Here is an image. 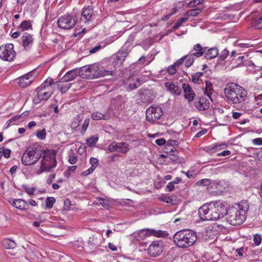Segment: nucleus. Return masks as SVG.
<instances>
[{"label":"nucleus","instance_id":"obj_17","mask_svg":"<svg viewBox=\"0 0 262 262\" xmlns=\"http://www.w3.org/2000/svg\"><path fill=\"white\" fill-rule=\"evenodd\" d=\"M194 105L199 111H206L209 108L210 103L204 97H199L194 102Z\"/></svg>","mask_w":262,"mask_h":262},{"label":"nucleus","instance_id":"obj_30","mask_svg":"<svg viewBox=\"0 0 262 262\" xmlns=\"http://www.w3.org/2000/svg\"><path fill=\"white\" fill-rule=\"evenodd\" d=\"M67 82L61 79L57 84L58 89L62 93H66L71 86V83H67Z\"/></svg>","mask_w":262,"mask_h":262},{"label":"nucleus","instance_id":"obj_53","mask_svg":"<svg viewBox=\"0 0 262 262\" xmlns=\"http://www.w3.org/2000/svg\"><path fill=\"white\" fill-rule=\"evenodd\" d=\"M255 101L257 106L262 105V94H259L255 96Z\"/></svg>","mask_w":262,"mask_h":262},{"label":"nucleus","instance_id":"obj_20","mask_svg":"<svg viewBox=\"0 0 262 262\" xmlns=\"http://www.w3.org/2000/svg\"><path fill=\"white\" fill-rule=\"evenodd\" d=\"M203 221H215L224 216V214H199Z\"/></svg>","mask_w":262,"mask_h":262},{"label":"nucleus","instance_id":"obj_32","mask_svg":"<svg viewBox=\"0 0 262 262\" xmlns=\"http://www.w3.org/2000/svg\"><path fill=\"white\" fill-rule=\"evenodd\" d=\"M91 118L94 120H106L105 115L99 112H95L92 114Z\"/></svg>","mask_w":262,"mask_h":262},{"label":"nucleus","instance_id":"obj_59","mask_svg":"<svg viewBox=\"0 0 262 262\" xmlns=\"http://www.w3.org/2000/svg\"><path fill=\"white\" fill-rule=\"evenodd\" d=\"M229 51L227 49H224L222 51V53L220 56V58L221 60H224L228 55Z\"/></svg>","mask_w":262,"mask_h":262},{"label":"nucleus","instance_id":"obj_6","mask_svg":"<svg viewBox=\"0 0 262 262\" xmlns=\"http://www.w3.org/2000/svg\"><path fill=\"white\" fill-rule=\"evenodd\" d=\"M52 82V79H48L37 88V96L33 99L34 103H38L42 100H47L52 95L50 86Z\"/></svg>","mask_w":262,"mask_h":262},{"label":"nucleus","instance_id":"obj_33","mask_svg":"<svg viewBox=\"0 0 262 262\" xmlns=\"http://www.w3.org/2000/svg\"><path fill=\"white\" fill-rule=\"evenodd\" d=\"M98 140V136H93L86 139L88 145L90 147H94Z\"/></svg>","mask_w":262,"mask_h":262},{"label":"nucleus","instance_id":"obj_23","mask_svg":"<svg viewBox=\"0 0 262 262\" xmlns=\"http://www.w3.org/2000/svg\"><path fill=\"white\" fill-rule=\"evenodd\" d=\"M145 235L146 236L153 235L157 237H166L168 233L165 231L156 230L154 229H147L144 231Z\"/></svg>","mask_w":262,"mask_h":262},{"label":"nucleus","instance_id":"obj_34","mask_svg":"<svg viewBox=\"0 0 262 262\" xmlns=\"http://www.w3.org/2000/svg\"><path fill=\"white\" fill-rule=\"evenodd\" d=\"M187 58L185 59V66L187 68L190 67L193 63L196 58L192 56V54L189 52V54L186 55Z\"/></svg>","mask_w":262,"mask_h":262},{"label":"nucleus","instance_id":"obj_29","mask_svg":"<svg viewBox=\"0 0 262 262\" xmlns=\"http://www.w3.org/2000/svg\"><path fill=\"white\" fill-rule=\"evenodd\" d=\"M205 88L204 90V93L205 95L207 96L208 98L212 100V95L214 92L213 85L212 83L209 81H205Z\"/></svg>","mask_w":262,"mask_h":262},{"label":"nucleus","instance_id":"obj_9","mask_svg":"<svg viewBox=\"0 0 262 262\" xmlns=\"http://www.w3.org/2000/svg\"><path fill=\"white\" fill-rule=\"evenodd\" d=\"M16 56V52L14 50L12 43H6L0 46V59L11 62Z\"/></svg>","mask_w":262,"mask_h":262},{"label":"nucleus","instance_id":"obj_19","mask_svg":"<svg viewBox=\"0 0 262 262\" xmlns=\"http://www.w3.org/2000/svg\"><path fill=\"white\" fill-rule=\"evenodd\" d=\"M206 50L207 47H203L200 43H196L193 46L192 50L190 53L197 58L204 55Z\"/></svg>","mask_w":262,"mask_h":262},{"label":"nucleus","instance_id":"obj_14","mask_svg":"<svg viewBox=\"0 0 262 262\" xmlns=\"http://www.w3.org/2000/svg\"><path fill=\"white\" fill-rule=\"evenodd\" d=\"M182 88L184 93V97L188 101V103L192 102L195 97V94L193 92L190 85L186 83H184Z\"/></svg>","mask_w":262,"mask_h":262},{"label":"nucleus","instance_id":"obj_57","mask_svg":"<svg viewBox=\"0 0 262 262\" xmlns=\"http://www.w3.org/2000/svg\"><path fill=\"white\" fill-rule=\"evenodd\" d=\"M2 155L6 158H8L10 156L11 150L8 148H4L2 151Z\"/></svg>","mask_w":262,"mask_h":262},{"label":"nucleus","instance_id":"obj_10","mask_svg":"<svg viewBox=\"0 0 262 262\" xmlns=\"http://www.w3.org/2000/svg\"><path fill=\"white\" fill-rule=\"evenodd\" d=\"M163 115L161 107L158 105H151L146 111V119L147 121L154 122L160 119Z\"/></svg>","mask_w":262,"mask_h":262},{"label":"nucleus","instance_id":"obj_15","mask_svg":"<svg viewBox=\"0 0 262 262\" xmlns=\"http://www.w3.org/2000/svg\"><path fill=\"white\" fill-rule=\"evenodd\" d=\"M127 52L125 50H119L114 55V60L113 62L115 67H119L122 64L126 57Z\"/></svg>","mask_w":262,"mask_h":262},{"label":"nucleus","instance_id":"obj_27","mask_svg":"<svg viewBox=\"0 0 262 262\" xmlns=\"http://www.w3.org/2000/svg\"><path fill=\"white\" fill-rule=\"evenodd\" d=\"M23 46L26 49L30 48V45L33 43V38L31 34L25 32L21 37Z\"/></svg>","mask_w":262,"mask_h":262},{"label":"nucleus","instance_id":"obj_26","mask_svg":"<svg viewBox=\"0 0 262 262\" xmlns=\"http://www.w3.org/2000/svg\"><path fill=\"white\" fill-rule=\"evenodd\" d=\"M11 204L14 207L20 210L27 209V207H28L27 203L23 199H14Z\"/></svg>","mask_w":262,"mask_h":262},{"label":"nucleus","instance_id":"obj_47","mask_svg":"<svg viewBox=\"0 0 262 262\" xmlns=\"http://www.w3.org/2000/svg\"><path fill=\"white\" fill-rule=\"evenodd\" d=\"M164 149L165 152L168 154H171V153L176 152L177 151V149L175 147L171 146H169V145H165Z\"/></svg>","mask_w":262,"mask_h":262},{"label":"nucleus","instance_id":"obj_31","mask_svg":"<svg viewBox=\"0 0 262 262\" xmlns=\"http://www.w3.org/2000/svg\"><path fill=\"white\" fill-rule=\"evenodd\" d=\"M3 246L7 249H13L15 248L16 245L14 241L9 239H4L2 242Z\"/></svg>","mask_w":262,"mask_h":262},{"label":"nucleus","instance_id":"obj_16","mask_svg":"<svg viewBox=\"0 0 262 262\" xmlns=\"http://www.w3.org/2000/svg\"><path fill=\"white\" fill-rule=\"evenodd\" d=\"M34 77L30 72L19 78L18 85L20 88H25L29 86L34 80Z\"/></svg>","mask_w":262,"mask_h":262},{"label":"nucleus","instance_id":"obj_40","mask_svg":"<svg viewBox=\"0 0 262 262\" xmlns=\"http://www.w3.org/2000/svg\"><path fill=\"white\" fill-rule=\"evenodd\" d=\"M36 137L40 140H45L46 138V132L45 128L38 130L36 133Z\"/></svg>","mask_w":262,"mask_h":262},{"label":"nucleus","instance_id":"obj_22","mask_svg":"<svg viewBox=\"0 0 262 262\" xmlns=\"http://www.w3.org/2000/svg\"><path fill=\"white\" fill-rule=\"evenodd\" d=\"M251 24L256 29H262V13L253 14Z\"/></svg>","mask_w":262,"mask_h":262},{"label":"nucleus","instance_id":"obj_63","mask_svg":"<svg viewBox=\"0 0 262 262\" xmlns=\"http://www.w3.org/2000/svg\"><path fill=\"white\" fill-rule=\"evenodd\" d=\"M90 162L91 164V166H94V168L97 167L98 164V160L96 158H91L90 160Z\"/></svg>","mask_w":262,"mask_h":262},{"label":"nucleus","instance_id":"obj_64","mask_svg":"<svg viewBox=\"0 0 262 262\" xmlns=\"http://www.w3.org/2000/svg\"><path fill=\"white\" fill-rule=\"evenodd\" d=\"M155 143L159 146L163 145L166 143V140L164 138H162L157 139Z\"/></svg>","mask_w":262,"mask_h":262},{"label":"nucleus","instance_id":"obj_46","mask_svg":"<svg viewBox=\"0 0 262 262\" xmlns=\"http://www.w3.org/2000/svg\"><path fill=\"white\" fill-rule=\"evenodd\" d=\"M99 202L100 204L105 208L108 209L110 207V203L109 201L106 199L100 198Z\"/></svg>","mask_w":262,"mask_h":262},{"label":"nucleus","instance_id":"obj_45","mask_svg":"<svg viewBox=\"0 0 262 262\" xmlns=\"http://www.w3.org/2000/svg\"><path fill=\"white\" fill-rule=\"evenodd\" d=\"M90 121V120L89 118H87L84 120V121L82 125V127H81V134H84L86 132V130L89 125Z\"/></svg>","mask_w":262,"mask_h":262},{"label":"nucleus","instance_id":"obj_24","mask_svg":"<svg viewBox=\"0 0 262 262\" xmlns=\"http://www.w3.org/2000/svg\"><path fill=\"white\" fill-rule=\"evenodd\" d=\"M213 205V202L204 204L199 208V213H208L209 211H211L212 213H216L215 207Z\"/></svg>","mask_w":262,"mask_h":262},{"label":"nucleus","instance_id":"obj_38","mask_svg":"<svg viewBox=\"0 0 262 262\" xmlns=\"http://www.w3.org/2000/svg\"><path fill=\"white\" fill-rule=\"evenodd\" d=\"M31 26V24L29 21L24 20L19 25V28L22 31H25L30 28Z\"/></svg>","mask_w":262,"mask_h":262},{"label":"nucleus","instance_id":"obj_28","mask_svg":"<svg viewBox=\"0 0 262 262\" xmlns=\"http://www.w3.org/2000/svg\"><path fill=\"white\" fill-rule=\"evenodd\" d=\"M219 54V50L216 48L213 47L207 49L204 54V57L207 59H211L215 58Z\"/></svg>","mask_w":262,"mask_h":262},{"label":"nucleus","instance_id":"obj_8","mask_svg":"<svg viewBox=\"0 0 262 262\" xmlns=\"http://www.w3.org/2000/svg\"><path fill=\"white\" fill-rule=\"evenodd\" d=\"M57 23L59 28L64 30H70L74 28L77 24V18L74 15L65 14L59 17Z\"/></svg>","mask_w":262,"mask_h":262},{"label":"nucleus","instance_id":"obj_51","mask_svg":"<svg viewBox=\"0 0 262 262\" xmlns=\"http://www.w3.org/2000/svg\"><path fill=\"white\" fill-rule=\"evenodd\" d=\"M253 241L256 246H258L261 242V236L258 234L254 235Z\"/></svg>","mask_w":262,"mask_h":262},{"label":"nucleus","instance_id":"obj_42","mask_svg":"<svg viewBox=\"0 0 262 262\" xmlns=\"http://www.w3.org/2000/svg\"><path fill=\"white\" fill-rule=\"evenodd\" d=\"M210 184V180L208 179H203L195 183L197 186H208Z\"/></svg>","mask_w":262,"mask_h":262},{"label":"nucleus","instance_id":"obj_48","mask_svg":"<svg viewBox=\"0 0 262 262\" xmlns=\"http://www.w3.org/2000/svg\"><path fill=\"white\" fill-rule=\"evenodd\" d=\"M63 209L66 211H70L72 210L71 202L69 199H66L64 201Z\"/></svg>","mask_w":262,"mask_h":262},{"label":"nucleus","instance_id":"obj_36","mask_svg":"<svg viewBox=\"0 0 262 262\" xmlns=\"http://www.w3.org/2000/svg\"><path fill=\"white\" fill-rule=\"evenodd\" d=\"M188 20L187 17H183L180 18L175 23V24L172 26V28L173 30H176L179 28L183 24L186 22Z\"/></svg>","mask_w":262,"mask_h":262},{"label":"nucleus","instance_id":"obj_35","mask_svg":"<svg viewBox=\"0 0 262 262\" xmlns=\"http://www.w3.org/2000/svg\"><path fill=\"white\" fill-rule=\"evenodd\" d=\"M202 11V9L200 8H195L193 9L189 10L187 11L185 15L188 16H197Z\"/></svg>","mask_w":262,"mask_h":262},{"label":"nucleus","instance_id":"obj_7","mask_svg":"<svg viewBox=\"0 0 262 262\" xmlns=\"http://www.w3.org/2000/svg\"><path fill=\"white\" fill-rule=\"evenodd\" d=\"M101 70L97 63L86 65L79 69V75L84 79H94L100 77Z\"/></svg>","mask_w":262,"mask_h":262},{"label":"nucleus","instance_id":"obj_54","mask_svg":"<svg viewBox=\"0 0 262 262\" xmlns=\"http://www.w3.org/2000/svg\"><path fill=\"white\" fill-rule=\"evenodd\" d=\"M19 116L16 115L8 120L6 123L7 127L10 126L11 125V123L17 121L19 118Z\"/></svg>","mask_w":262,"mask_h":262},{"label":"nucleus","instance_id":"obj_11","mask_svg":"<svg viewBox=\"0 0 262 262\" xmlns=\"http://www.w3.org/2000/svg\"><path fill=\"white\" fill-rule=\"evenodd\" d=\"M108 150L110 152L118 151L122 154H126L129 150L128 143L126 142H112L108 146Z\"/></svg>","mask_w":262,"mask_h":262},{"label":"nucleus","instance_id":"obj_5","mask_svg":"<svg viewBox=\"0 0 262 262\" xmlns=\"http://www.w3.org/2000/svg\"><path fill=\"white\" fill-rule=\"evenodd\" d=\"M42 155V151L35 146H29L23 153L21 162L26 166L32 165L37 163Z\"/></svg>","mask_w":262,"mask_h":262},{"label":"nucleus","instance_id":"obj_60","mask_svg":"<svg viewBox=\"0 0 262 262\" xmlns=\"http://www.w3.org/2000/svg\"><path fill=\"white\" fill-rule=\"evenodd\" d=\"M95 168H94V166H91L90 168H89L88 170L84 171L82 172L81 175L83 176H86L89 174H91L93 172Z\"/></svg>","mask_w":262,"mask_h":262},{"label":"nucleus","instance_id":"obj_4","mask_svg":"<svg viewBox=\"0 0 262 262\" xmlns=\"http://www.w3.org/2000/svg\"><path fill=\"white\" fill-rule=\"evenodd\" d=\"M213 205L215 207L216 213L223 211H225L226 213H247L249 207L248 202L246 200L242 201L240 203L228 207L220 201L213 202Z\"/></svg>","mask_w":262,"mask_h":262},{"label":"nucleus","instance_id":"obj_18","mask_svg":"<svg viewBox=\"0 0 262 262\" xmlns=\"http://www.w3.org/2000/svg\"><path fill=\"white\" fill-rule=\"evenodd\" d=\"M93 14V10L90 7L88 6L86 8L83 9L81 17L80 18V22L86 24L91 21V18Z\"/></svg>","mask_w":262,"mask_h":262},{"label":"nucleus","instance_id":"obj_13","mask_svg":"<svg viewBox=\"0 0 262 262\" xmlns=\"http://www.w3.org/2000/svg\"><path fill=\"white\" fill-rule=\"evenodd\" d=\"M228 222L233 226L241 225L246 219L245 214H225Z\"/></svg>","mask_w":262,"mask_h":262},{"label":"nucleus","instance_id":"obj_41","mask_svg":"<svg viewBox=\"0 0 262 262\" xmlns=\"http://www.w3.org/2000/svg\"><path fill=\"white\" fill-rule=\"evenodd\" d=\"M227 145L226 143H222L220 145H217L214 146L211 148V151L212 152H216V151H218L222 149H225L227 148Z\"/></svg>","mask_w":262,"mask_h":262},{"label":"nucleus","instance_id":"obj_49","mask_svg":"<svg viewBox=\"0 0 262 262\" xmlns=\"http://www.w3.org/2000/svg\"><path fill=\"white\" fill-rule=\"evenodd\" d=\"M141 85L140 81L139 79L136 80V82L129 83V88L131 90H135L139 87Z\"/></svg>","mask_w":262,"mask_h":262},{"label":"nucleus","instance_id":"obj_58","mask_svg":"<svg viewBox=\"0 0 262 262\" xmlns=\"http://www.w3.org/2000/svg\"><path fill=\"white\" fill-rule=\"evenodd\" d=\"M236 46L241 48H249L253 46L249 43H237Z\"/></svg>","mask_w":262,"mask_h":262},{"label":"nucleus","instance_id":"obj_3","mask_svg":"<svg viewBox=\"0 0 262 262\" xmlns=\"http://www.w3.org/2000/svg\"><path fill=\"white\" fill-rule=\"evenodd\" d=\"M173 242L180 248H186L194 245L197 240L196 233L190 229H183L173 235Z\"/></svg>","mask_w":262,"mask_h":262},{"label":"nucleus","instance_id":"obj_43","mask_svg":"<svg viewBox=\"0 0 262 262\" xmlns=\"http://www.w3.org/2000/svg\"><path fill=\"white\" fill-rule=\"evenodd\" d=\"M55 202V199L54 197H48L46 201L47 207L52 208Z\"/></svg>","mask_w":262,"mask_h":262},{"label":"nucleus","instance_id":"obj_52","mask_svg":"<svg viewBox=\"0 0 262 262\" xmlns=\"http://www.w3.org/2000/svg\"><path fill=\"white\" fill-rule=\"evenodd\" d=\"M177 71L176 66L174 64L169 66L167 68V72L170 75L175 74Z\"/></svg>","mask_w":262,"mask_h":262},{"label":"nucleus","instance_id":"obj_61","mask_svg":"<svg viewBox=\"0 0 262 262\" xmlns=\"http://www.w3.org/2000/svg\"><path fill=\"white\" fill-rule=\"evenodd\" d=\"M252 142L256 145H262V138H257L253 139Z\"/></svg>","mask_w":262,"mask_h":262},{"label":"nucleus","instance_id":"obj_55","mask_svg":"<svg viewBox=\"0 0 262 262\" xmlns=\"http://www.w3.org/2000/svg\"><path fill=\"white\" fill-rule=\"evenodd\" d=\"M77 161V157L74 155V154H70L69 155V158L68 160L69 162L71 164H74L76 163Z\"/></svg>","mask_w":262,"mask_h":262},{"label":"nucleus","instance_id":"obj_21","mask_svg":"<svg viewBox=\"0 0 262 262\" xmlns=\"http://www.w3.org/2000/svg\"><path fill=\"white\" fill-rule=\"evenodd\" d=\"M164 85L166 90L173 95L179 96L181 94V89L173 82H165Z\"/></svg>","mask_w":262,"mask_h":262},{"label":"nucleus","instance_id":"obj_62","mask_svg":"<svg viewBox=\"0 0 262 262\" xmlns=\"http://www.w3.org/2000/svg\"><path fill=\"white\" fill-rule=\"evenodd\" d=\"M56 174L55 173L50 174L46 180V183L48 185H51L52 181L55 179Z\"/></svg>","mask_w":262,"mask_h":262},{"label":"nucleus","instance_id":"obj_50","mask_svg":"<svg viewBox=\"0 0 262 262\" xmlns=\"http://www.w3.org/2000/svg\"><path fill=\"white\" fill-rule=\"evenodd\" d=\"M205 0H191L188 4L189 7H194L197 5L202 4Z\"/></svg>","mask_w":262,"mask_h":262},{"label":"nucleus","instance_id":"obj_12","mask_svg":"<svg viewBox=\"0 0 262 262\" xmlns=\"http://www.w3.org/2000/svg\"><path fill=\"white\" fill-rule=\"evenodd\" d=\"M163 243L161 241H155L149 246L148 253L150 256L156 257L160 255L163 251Z\"/></svg>","mask_w":262,"mask_h":262},{"label":"nucleus","instance_id":"obj_25","mask_svg":"<svg viewBox=\"0 0 262 262\" xmlns=\"http://www.w3.org/2000/svg\"><path fill=\"white\" fill-rule=\"evenodd\" d=\"M79 74V69H74L68 72L61 78L63 81L68 82L74 80Z\"/></svg>","mask_w":262,"mask_h":262},{"label":"nucleus","instance_id":"obj_1","mask_svg":"<svg viewBox=\"0 0 262 262\" xmlns=\"http://www.w3.org/2000/svg\"><path fill=\"white\" fill-rule=\"evenodd\" d=\"M224 93L226 97L235 104L244 102L247 96V91L242 86L233 82L227 84L224 89Z\"/></svg>","mask_w":262,"mask_h":262},{"label":"nucleus","instance_id":"obj_37","mask_svg":"<svg viewBox=\"0 0 262 262\" xmlns=\"http://www.w3.org/2000/svg\"><path fill=\"white\" fill-rule=\"evenodd\" d=\"M178 151L177 150L176 152L169 154V159L172 162L181 163L182 158L178 156Z\"/></svg>","mask_w":262,"mask_h":262},{"label":"nucleus","instance_id":"obj_2","mask_svg":"<svg viewBox=\"0 0 262 262\" xmlns=\"http://www.w3.org/2000/svg\"><path fill=\"white\" fill-rule=\"evenodd\" d=\"M56 155L57 151L54 149L43 150L40 167L35 169V173L40 175L44 172H49L56 167L57 164Z\"/></svg>","mask_w":262,"mask_h":262},{"label":"nucleus","instance_id":"obj_44","mask_svg":"<svg viewBox=\"0 0 262 262\" xmlns=\"http://www.w3.org/2000/svg\"><path fill=\"white\" fill-rule=\"evenodd\" d=\"M23 188L29 195H33L34 193L35 188L34 187H30L27 185H23Z\"/></svg>","mask_w":262,"mask_h":262},{"label":"nucleus","instance_id":"obj_56","mask_svg":"<svg viewBox=\"0 0 262 262\" xmlns=\"http://www.w3.org/2000/svg\"><path fill=\"white\" fill-rule=\"evenodd\" d=\"M186 58H187V56H184L182 57H181V58L177 60L174 62V63L173 64L175 66H176V67H179L180 65H181L183 63L184 60H185Z\"/></svg>","mask_w":262,"mask_h":262},{"label":"nucleus","instance_id":"obj_39","mask_svg":"<svg viewBox=\"0 0 262 262\" xmlns=\"http://www.w3.org/2000/svg\"><path fill=\"white\" fill-rule=\"evenodd\" d=\"M204 75L203 72H196L191 75L192 81L194 83H198L200 78Z\"/></svg>","mask_w":262,"mask_h":262}]
</instances>
